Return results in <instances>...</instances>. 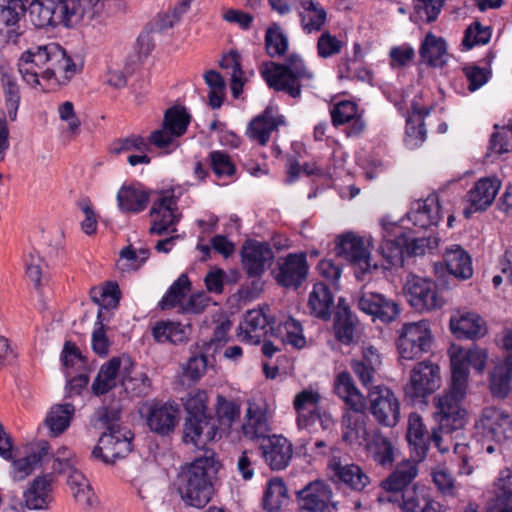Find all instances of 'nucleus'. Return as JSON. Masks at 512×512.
Instances as JSON below:
<instances>
[{
  "mask_svg": "<svg viewBox=\"0 0 512 512\" xmlns=\"http://www.w3.org/2000/svg\"><path fill=\"white\" fill-rule=\"evenodd\" d=\"M488 355L483 349L473 347L463 349L453 347L450 353L451 383L448 391L438 397L440 426L444 430L463 428L467 422V411L462 403L467 393L468 366L478 372L485 368Z\"/></svg>",
  "mask_w": 512,
  "mask_h": 512,
  "instance_id": "f257e3e1",
  "label": "nucleus"
},
{
  "mask_svg": "<svg viewBox=\"0 0 512 512\" xmlns=\"http://www.w3.org/2000/svg\"><path fill=\"white\" fill-rule=\"evenodd\" d=\"M219 467L214 451L204 449L203 455L196 457L179 474L178 489L182 499L190 506L204 507L211 500Z\"/></svg>",
  "mask_w": 512,
  "mask_h": 512,
  "instance_id": "f03ea898",
  "label": "nucleus"
},
{
  "mask_svg": "<svg viewBox=\"0 0 512 512\" xmlns=\"http://www.w3.org/2000/svg\"><path fill=\"white\" fill-rule=\"evenodd\" d=\"M260 73L269 88L284 92L292 98L301 96L302 81L313 78V73L307 69L304 60L295 53L290 54L283 63L263 62Z\"/></svg>",
  "mask_w": 512,
  "mask_h": 512,
  "instance_id": "7ed1b4c3",
  "label": "nucleus"
},
{
  "mask_svg": "<svg viewBox=\"0 0 512 512\" xmlns=\"http://www.w3.org/2000/svg\"><path fill=\"white\" fill-rule=\"evenodd\" d=\"M207 395L197 391L190 395L185 403L187 416L183 425L182 440L185 444H193L198 448L215 440L218 434L216 419L207 414Z\"/></svg>",
  "mask_w": 512,
  "mask_h": 512,
  "instance_id": "20e7f679",
  "label": "nucleus"
},
{
  "mask_svg": "<svg viewBox=\"0 0 512 512\" xmlns=\"http://www.w3.org/2000/svg\"><path fill=\"white\" fill-rule=\"evenodd\" d=\"M435 406L436 410L434 412V416L438 425L433 427L431 431L427 429L422 417L418 413H410L408 418L406 439L410 448L413 450L419 460H423L426 457L432 442L440 451H444L441 448L442 434H451L452 432L461 429L455 428L449 431L441 429L440 415L438 414V398L436 399Z\"/></svg>",
  "mask_w": 512,
  "mask_h": 512,
  "instance_id": "39448f33",
  "label": "nucleus"
},
{
  "mask_svg": "<svg viewBox=\"0 0 512 512\" xmlns=\"http://www.w3.org/2000/svg\"><path fill=\"white\" fill-rule=\"evenodd\" d=\"M335 251L338 256L343 257L355 267V276L361 281L365 280L367 274L378 269L377 263L372 262L364 239L353 233L338 236Z\"/></svg>",
  "mask_w": 512,
  "mask_h": 512,
  "instance_id": "423d86ee",
  "label": "nucleus"
},
{
  "mask_svg": "<svg viewBox=\"0 0 512 512\" xmlns=\"http://www.w3.org/2000/svg\"><path fill=\"white\" fill-rule=\"evenodd\" d=\"M431 343L432 335L427 321L405 323L397 340L400 360L420 358L430 350Z\"/></svg>",
  "mask_w": 512,
  "mask_h": 512,
  "instance_id": "0eeeda50",
  "label": "nucleus"
},
{
  "mask_svg": "<svg viewBox=\"0 0 512 512\" xmlns=\"http://www.w3.org/2000/svg\"><path fill=\"white\" fill-rule=\"evenodd\" d=\"M474 428L476 434L483 439L500 443L512 438V417L500 408L485 407Z\"/></svg>",
  "mask_w": 512,
  "mask_h": 512,
  "instance_id": "6e6552de",
  "label": "nucleus"
},
{
  "mask_svg": "<svg viewBox=\"0 0 512 512\" xmlns=\"http://www.w3.org/2000/svg\"><path fill=\"white\" fill-rule=\"evenodd\" d=\"M320 395L311 390H303L298 393L293 401L297 412V423L300 428L310 429L319 424L323 430H328L333 425L330 414L319 407Z\"/></svg>",
  "mask_w": 512,
  "mask_h": 512,
  "instance_id": "1a4fd4ad",
  "label": "nucleus"
},
{
  "mask_svg": "<svg viewBox=\"0 0 512 512\" xmlns=\"http://www.w3.org/2000/svg\"><path fill=\"white\" fill-rule=\"evenodd\" d=\"M404 292L411 307L420 313L441 308L444 304L438 295L437 284L429 278L412 275L404 286Z\"/></svg>",
  "mask_w": 512,
  "mask_h": 512,
  "instance_id": "9d476101",
  "label": "nucleus"
},
{
  "mask_svg": "<svg viewBox=\"0 0 512 512\" xmlns=\"http://www.w3.org/2000/svg\"><path fill=\"white\" fill-rule=\"evenodd\" d=\"M367 400L370 412L379 424L394 427L398 423L400 405L390 388L384 385L370 387Z\"/></svg>",
  "mask_w": 512,
  "mask_h": 512,
  "instance_id": "9b49d317",
  "label": "nucleus"
},
{
  "mask_svg": "<svg viewBox=\"0 0 512 512\" xmlns=\"http://www.w3.org/2000/svg\"><path fill=\"white\" fill-rule=\"evenodd\" d=\"M190 118L184 107L168 108L164 113L162 127L150 133L149 142L159 149L168 148L175 138L186 132Z\"/></svg>",
  "mask_w": 512,
  "mask_h": 512,
  "instance_id": "f8f14e48",
  "label": "nucleus"
},
{
  "mask_svg": "<svg viewBox=\"0 0 512 512\" xmlns=\"http://www.w3.org/2000/svg\"><path fill=\"white\" fill-rule=\"evenodd\" d=\"M274 259V252L270 245L255 240L246 241L241 249L242 268L248 277L255 278L253 285L256 289L261 285L260 278Z\"/></svg>",
  "mask_w": 512,
  "mask_h": 512,
  "instance_id": "ddd939ff",
  "label": "nucleus"
},
{
  "mask_svg": "<svg viewBox=\"0 0 512 512\" xmlns=\"http://www.w3.org/2000/svg\"><path fill=\"white\" fill-rule=\"evenodd\" d=\"M133 437L130 430L102 433L91 456L94 459H100L105 464L115 463L116 460L125 458L132 451Z\"/></svg>",
  "mask_w": 512,
  "mask_h": 512,
  "instance_id": "4468645a",
  "label": "nucleus"
},
{
  "mask_svg": "<svg viewBox=\"0 0 512 512\" xmlns=\"http://www.w3.org/2000/svg\"><path fill=\"white\" fill-rule=\"evenodd\" d=\"M66 0H33L29 5V17L36 28L56 27L60 24L68 27Z\"/></svg>",
  "mask_w": 512,
  "mask_h": 512,
  "instance_id": "2eb2a0df",
  "label": "nucleus"
},
{
  "mask_svg": "<svg viewBox=\"0 0 512 512\" xmlns=\"http://www.w3.org/2000/svg\"><path fill=\"white\" fill-rule=\"evenodd\" d=\"M360 311L372 317V320L391 323L400 314L399 304L385 295L372 291H361L357 298Z\"/></svg>",
  "mask_w": 512,
  "mask_h": 512,
  "instance_id": "dca6fc26",
  "label": "nucleus"
},
{
  "mask_svg": "<svg viewBox=\"0 0 512 512\" xmlns=\"http://www.w3.org/2000/svg\"><path fill=\"white\" fill-rule=\"evenodd\" d=\"M302 512H337V504L332 501L330 487L322 481H314L296 492Z\"/></svg>",
  "mask_w": 512,
  "mask_h": 512,
  "instance_id": "f3484780",
  "label": "nucleus"
},
{
  "mask_svg": "<svg viewBox=\"0 0 512 512\" xmlns=\"http://www.w3.org/2000/svg\"><path fill=\"white\" fill-rule=\"evenodd\" d=\"M47 56V67L41 72V78L44 80L50 81L54 79L57 84L64 85L80 72V67L73 62L66 51L57 43H49Z\"/></svg>",
  "mask_w": 512,
  "mask_h": 512,
  "instance_id": "a211bd4d",
  "label": "nucleus"
},
{
  "mask_svg": "<svg viewBox=\"0 0 512 512\" xmlns=\"http://www.w3.org/2000/svg\"><path fill=\"white\" fill-rule=\"evenodd\" d=\"M440 387L439 367L420 362L411 371L410 383L406 386V395L413 400L424 399Z\"/></svg>",
  "mask_w": 512,
  "mask_h": 512,
  "instance_id": "6ab92c4d",
  "label": "nucleus"
},
{
  "mask_svg": "<svg viewBox=\"0 0 512 512\" xmlns=\"http://www.w3.org/2000/svg\"><path fill=\"white\" fill-rule=\"evenodd\" d=\"M177 211V198L171 195H161L153 202L150 210L151 227L149 233L151 235H164L169 228L175 226L179 221Z\"/></svg>",
  "mask_w": 512,
  "mask_h": 512,
  "instance_id": "aec40b11",
  "label": "nucleus"
},
{
  "mask_svg": "<svg viewBox=\"0 0 512 512\" xmlns=\"http://www.w3.org/2000/svg\"><path fill=\"white\" fill-rule=\"evenodd\" d=\"M308 269L305 253H289L283 262L279 263L275 279L282 287L298 289L306 280Z\"/></svg>",
  "mask_w": 512,
  "mask_h": 512,
  "instance_id": "412c9836",
  "label": "nucleus"
},
{
  "mask_svg": "<svg viewBox=\"0 0 512 512\" xmlns=\"http://www.w3.org/2000/svg\"><path fill=\"white\" fill-rule=\"evenodd\" d=\"M333 330L336 340L344 345L356 343L359 338V320L344 298L338 300Z\"/></svg>",
  "mask_w": 512,
  "mask_h": 512,
  "instance_id": "4be33fe9",
  "label": "nucleus"
},
{
  "mask_svg": "<svg viewBox=\"0 0 512 512\" xmlns=\"http://www.w3.org/2000/svg\"><path fill=\"white\" fill-rule=\"evenodd\" d=\"M259 449L265 463L272 470L277 471L285 469L289 465L293 455L291 442L281 435L267 437V439H264Z\"/></svg>",
  "mask_w": 512,
  "mask_h": 512,
  "instance_id": "5701e85b",
  "label": "nucleus"
},
{
  "mask_svg": "<svg viewBox=\"0 0 512 512\" xmlns=\"http://www.w3.org/2000/svg\"><path fill=\"white\" fill-rule=\"evenodd\" d=\"M385 231L383 243L380 245V252L389 266L402 267L406 256L407 240L405 232L396 233L400 230L396 224L382 223Z\"/></svg>",
  "mask_w": 512,
  "mask_h": 512,
  "instance_id": "b1692460",
  "label": "nucleus"
},
{
  "mask_svg": "<svg viewBox=\"0 0 512 512\" xmlns=\"http://www.w3.org/2000/svg\"><path fill=\"white\" fill-rule=\"evenodd\" d=\"M328 466L333 472V479L353 491L362 492L370 484V477L357 464H344L339 458H332Z\"/></svg>",
  "mask_w": 512,
  "mask_h": 512,
  "instance_id": "393cba45",
  "label": "nucleus"
},
{
  "mask_svg": "<svg viewBox=\"0 0 512 512\" xmlns=\"http://www.w3.org/2000/svg\"><path fill=\"white\" fill-rule=\"evenodd\" d=\"M275 321L269 319L261 309L247 311L244 323L240 325L243 330V339L254 344H259L261 339L268 334L274 335Z\"/></svg>",
  "mask_w": 512,
  "mask_h": 512,
  "instance_id": "a878e982",
  "label": "nucleus"
},
{
  "mask_svg": "<svg viewBox=\"0 0 512 512\" xmlns=\"http://www.w3.org/2000/svg\"><path fill=\"white\" fill-rule=\"evenodd\" d=\"M443 261L449 276L465 281L473 276L472 259L467 251L460 245L447 247L443 254Z\"/></svg>",
  "mask_w": 512,
  "mask_h": 512,
  "instance_id": "bb28decb",
  "label": "nucleus"
},
{
  "mask_svg": "<svg viewBox=\"0 0 512 512\" xmlns=\"http://www.w3.org/2000/svg\"><path fill=\"white\" fill-rule=\"evenodd\" d=\"M53 482V473L36 477L23 494L27 508L33 510L46 509L52 499Z\"/></svg>",
  "mask_w": 512,
  "mask_h": 512,
  "instance_id": "cd10ccee",
  "label": "nucleus"
},
{
  "mask_svg": "<svg viewBox=\"0 0 512 512\" xmlns=\"http://www.w3.org/2000/svg\"><path fill=\"white\" fill-rule=\"evenodd\" d=\"M284 123L282 116L276 115L272 107H267L262 114L255 117L248 126V136L264 146L270 139L271 133Z\"/></svg>",
  "mask_w": 512,
  "mask_h": 512,
  "instance_id": "c85d7f7f",
  "label": "nucleus"
},
{
  "mask_svg": "<svg viewBox=\"0 0 512 512\" xmlns=\"http://www.w3.org/2000/svg\"><path fill=\"white\" fill-rule=\"evenodd\" d=\"M334 392L350 410L362 412L366 408V398L356 387L352 376L347 371L340 372L334 381Z\"/></svg>",
  "mask_w": 512,
  "mask_h": 512,
  "instance_id": "c756f323",
  "label": "nucleus"
},
{
  "mask_svg": "<svg viewBox=\"0 0 512 512\" xmlns=\"http://www.w3.org/2000/svg\"><path fill=\"white\" fill-rule=\"evenodd\" d=\"M418 469L414 461H404L398 464L393 473L381 482V487L387 492H394L390 501H398V493L406 488L417 476Z\"/></svg>",
  "mask_w": 512,
  "mask_h": 512,
  "instance_id": "7c9ffc66",
  "label": "nucleus"
},
{
  "mask_svg": "<svg viewBox=\"0 0 512 512\" xmlns=\"http://www.w3.org/2000/svg\"><path fill=\"white\" fill-rule=\"evenodd\" d=\"M333 307L334 294L330 287L323 282L315 283L308 298L310 314L323 321H328L331 318Z\"/></svg>",
  "mask_w": 512,
  "mask_h": 512,
  "instance_id": "2f4dec72",
  "label": "nucleus"
},
{
  "mask_svg": "<svg viewBox=\"0 0 512 512\" xmlns=\"http://www.w3.org/2000/svg\"><path fill=\"white\" fill-rule=\"evenodd\" d=\"M367 415L362 412L347 411L342 420V440L350 445L367 442L369 432L366 427Z\"/></svg>",
  "mask_w": 512,
  "mask_h": 512,
  "instance_id": "473e14b6",
  "label": "nucleus"
},
{
  "mask_svg": "<svg viewBox=\"0 0 512 512\" xmlns=\"http://www.w3.org/2000/svg\"><path fill=\"white\" fill-rule=\"evenodd\" d=\"M500 187L497 178H482L468 192V201L475 210L484 211L493 203Z\"/></svg>",
  "mask_w": 512,
  "mask_h": 512,
  "instance_id": "72a5a7b5",
  "label": "nucleus"
},
{
  "mask_svg": "<svg viewBox=\"0 0 512 512\" xmlns=\"http://www.w3.org/2000/svg\"><path fill=\"white\" fill-rule=\"evenodd\" d=\"M408 219L420 228L436 226L441 220L440 205L436 196H429L424 201H417L416 208L407 214Z\"/></svg>",
  "mask_w": 512,
  "mask_h": 512,
  "instance_id": "f704fd0d",
  "label": "nucleus"
},
{
  "mask_svg": "<svg viewBox=\"0 0 512 512\" xmlns=\"http://www.w3.org/2000/svg\"><path fill=\"white\" fill-rule=\"evenodd\" d=\"M450 328L457 338L475 339L485 335L486 327L482 318L476 313H464L451 317Z\"/></svg>",
  "mask_w": 512,
  "mask_h": 512,
  "instance_id": "c9c22d12",
  "label": "nucleus"
},
{
  "mask_svg": "<svg viewBox=\"0 0 512 512\" xmlns=\"http://www.w3.org/2000/svg\"><path fill=\"white\" fill-rule=\"evenodd\" d=\"M121 385L127 393L133 396H147L152 389L151 379L144 372H133V363L129 357H125L122 368Z\"/></svg>",
  "mask_w": 512,
  "mask_h": 512,
  "instance_id": "e433bc0d",
  "label": "nucleus"
},
{
  "mask_svg": "<svg viewBox=\"0 0 512 512\" xmlns=\"http://www.w3.org/2000/svg\"><path fill=\"white\" fill-rule=\"evenodd\" d=\"M380 365V355L373 347L366 348L361 359L352 360L350 363L351 370L366 388L373 387L376 371Z\"/></svg>",
  "mask_w": 512,
  "mask_h": 512,
  "instance_id": "4c0bfd02",
  "label": "nucleus"
},
{
  "mask_svg": "<svg viewBox=\"0 0 512 512\" xmlns=\"http://www.w3.org/2000/svg\"><path fill=\"white\" fill-rule=\"evenodd\" d=\"M124 359L125 357H113L101 366L92 384L95 395H104L116 387L117 376L119 372L122 373Z\"/></svg>",
  "mask_w": 512,
  "mask_h": 512,
  "instance_id": "58836bf2",
  "label": "nucleus"
},
{
  "mask_svg": "<svg viewBox=\"0 0 512 512\" xmlns=\"http://www.w3.org/2000/svg\"><path fill=\"white\" fill-rule=\"evenodd\" d=\"M69 5L67 12L68 27L80 21L90 22L99 17L104 10L102 0H66Z\"/></svg>",
  "mask_w": 512,
  "mask_h": 512,
  "instance_id": "ea45409f",
  "label": "nucleus"
},
{
  "mask_svg": "<svg viewBox=\"0 0 512 512\" xmlns=\"http://www.w3.org/2000/svg\"><path fill=\"white\" fill-rule=\"evenodd\" d=\"M177 413L178 409L172 405H154L147 419L148 426L158 434L167 435L176 426Z\"/></svg>",
  "mask_w": 512,
  "mask_h": 512,
  "instance_id": "a19ab883",
  "label": "nucleus"
},
{
  "mask_svg": "<svg viewBox=\"0 0 512 512\" xmlns=\"http://www.w3.org/2000/svg\"><path fill=\"white\" fill-rule=\"evenodd\" d=\"M495 487V497L488 512H512V470H501Z\"/></svg>",
  "mask_w": 512,
  "mask_h": 512,
  "instance_id": "79ce46f5",
  "label": "nucleus"
},
{
  "mask_svg": "<svg viewBox=\"0 0 512 512\" xmlns=\"http://www.w3.org/2000/svg\"><path fill=\"white\" fill-rule=\"evenodd\" d=\"M49 52V44L38 46L36 48H31L25 51L19 61H18V70L23 77V80L29 85L40 84L38 80V74L31 73V61L37 62L42 67H47L48 54Z\"/></svg>",
  "mask_w": 512,
  "mask_h": 512,
  "instance_id": "37998d69",
  "label": "nucleus"
},
{
  "mask_svg": "<svg viewBox=\"0 0 512 512\" xmlns=\"http://www.w3.org/2000/svg\"><path fill=\"white\" fill-rule=\"evenodd\" d=\"M421 58L432 67H443L446 64L447 44L442 37L428 32L419 50Z\"/></svg>",
  "mask_w": 512,
  "mask_h": 512,
  "instance_id": "c03bdc74",
  "label": "nucleus"
},
{
  "mask_svg": "<svg viewBox=\"0 0 512 512\" xmlns=\"http://www.w3.org/2000/svg\"><path fill=\"white\" fill-rule=\"evenodd\" d=\"M149 192L135 186H123L117 193V202L121 211L140 213L149 203Z\"/></svg>",
  "mask_w": 512,
  "mask_h": 512,
  "instance_id": "a18cd8bd",
  "label": "nucleus"
},
{
  "mask_svg": "<svg viewBox=\"0 0 512 512\" xmlns=\"http://www.w3.org/2000/svg\"><path fill=\"white\" fill-rule=\"evenodd\" d=\"M67 483L75 501L79 505L85 508H89L97 504V496L95 495L88 479L84 476L83 473L77 469H73V471L68 476Z\"/></svg>",
  "mask_w": 512,
  "mask_h": 512,
  "instance_id": "49530a36",
  "label": "nucleus"
},
{
  "mask_svg": "<svg viewBox=\"0 0 512 512\" xmlns=\"http://www.w3.org/2000/svg\"><path fill=\"white\" fill-rule=\"evenodd\" d=\"M190 325H183L175 321H159L152 328V335L159 343L170 342L179 344L187 341Z\"/></svg>",
  "mask_w": 512,
  "mask_h": 512,
  "instance_id": "de8ad7c7",
  "label": "nucleus"
},
{
  "mask_svg": "<svg viewBox=\"0 0 512 512\" xmlns=\"http://www.w3.org/2000/svg\"><path fill=\"white\" fill-rule=\"evenodd\" d=\"M289 504L288 489L281 478L271 479L266 487L263 508L267 512H280Z\"/></svg>",
  "mask_w": 512,
  "mask_h": 512,
  "instance_id": "09e8293b",
  "label": "nucleus"
},
{
  "mask_svg": "<svg viewBox=\"0 0 512 512\" xmlns=\"http://www.w3.org/2000/svg\"><path fill=\"white\" fill-rule=\"evenodd\" d=\"M74 413L75 407L70 403L53 405L45 418V424L51 434L58 436L66 431Z\"/></svg>",
  "mask_w": 512,
  "mask_h": 512,
  "instance_id": "8fccbe9b",
  "label": "nucleus"
},
{
  "mask_svg": "<svg viewBox=\"0 0 512 512\" xmlns=\"http://www.w3.org/2000/svg\"><path fill=\"white\" fill-rule=\"evenodd\" d=\"M512 363L505 361L496 365L489 378V387L492 395L499 399H504L511 391Z\"/></svg>",
  "mask_w": 512,
  "mask_h": 512,
  "instance_id": "3c124183",
  "label": "nucleus"
},
{
  "mask_svg": "<svg viewBox=\"0 0 512 512\" xmlns=\"http://www.w3.org/2000/svg\"><path fill=\"white\" fill-rule=\"evenodd\" d=\"M300 4L304 10L300 14L303 29L308 33L320 31L327 19L324 7L314 0H300Z\"/></svg>",
  "mask_w": 512,
  "mask_h": 512,
  "instance_id": "603ef678",
  "label": "nucleus"
},
{
  "mask_svg": "<svg viewBox=\"0 0 512 512\" xmlns=\"http://www.w3.org/2000/svg\"><path fill=\"white\" fill-rule=\"evenodd\" d=\"M242 431L249 440L267 439L269 437V425L265 413L259 409L254 410L249 407Z\"/></svg>",
  "mask_w": 512,
  "mask_h": 512,
  "instance_id": "864d4df0",
  "label": "nucleus"
},
{
  "mask_svg": "<svg viewBox=\"0 0 512 512\" xmlns=\"http://www.w3.org/2000/svg\"><path fill=\"white\" fill-rule=\"evenodd\" d=\"M91 300L105 310L114 309L118 306L121 296L119 285L115 281H107L103 286L90 289Z\"/></svg>",
  "mask_w": 512,
  "mask_h": 512,
  "instance_id": "5fc2aeb1",
  "label": "nucleus"
},
{
  "mask_svg": "<svg viewBox=\"0 0 512 512\" xmlns=\"http://www.w3.org/2000/svg\"><path fill=\"white\" fill-rule=\"evenodd\" d=\"M49 451V443L47 441H40L37 445V451H33L31 454L21 459L14 460L15 479L23 480L28 476L34 470L35 466L49 455Z\"/></svg>",
  "mask_w": 512,
  "mask_h": 512,
  "instance_id": "6e6d98bb",
  "label": "nucleus"
},
{
  "mask_svg": "<svg viewBox=\"0 0 512 512\" xmlns=\"http://www.w3.org/2000/svg\"><path fill=\"white\" fill-rule=\"evenodd\" d=\"M368 450L373 460L383 466H391L394 462V447L391 441L380 433H375L371 442L368 444Z\"/></svg>",
  "mask_w": 512,
  "mask_h": 512,
  "instance_id": "4d7b16f0",
  "label": "nucleus"
},
{
  "mask_svg": "<svg viewBox=\"0 0 512 512\" xmlns=\"http://www.w3.org/2000/svg\"><path fill=\"white\" fill-rule=\"evenodd\" d=\"M211 353V344H202L195 347L186 367V375L191 380L196 381L203 376L209 362L208 356Z\"/></svg>",
  "mask_w": 512,
  "mask_h": 512,
  "instance_id": "13d9d810",
  "label": "nucleus"
},
{
  "mask_svg": "<svg viewBox=\"0 0 512 512\" xmlns=\"http://www.w3.org/2000/svg\"><path fill=\"white\" fill-rule=\"evenodd\" d=\"M190 288L191 282L188 276L186 274H181L159 302L160 308L162 310L174 308L186 297Z\"/></svg>",
  "mask_w": 512,
  "mask_h": 512,
  "instance_id": "bf43d9fd",
  "label": "nucleus"
},
{
  "mask_svg": "<svg viewBox=\"0 0 512 512\" xmlns=\"http://www.w3.org/2000/svg\"><path fill=\"white\" fill-rule=\"evenodd\" d=\"M399 497L401 498L400 508L403 512H420L426 507V504L438 503L423 492H419L415 485L400 491Z\"/></svg>",
  "mask_w": 512,
  "mask_h": 512,
  "instance_id": "052dcab7",
  "label": "nucleus"
},
{
  "mask_svg": "<svg viewBox=\"0 0 512 512\" xmlns=\"http://www.w3.org/2000/svg\"><path fill=\"white\" fill-rule=\"evenodd\" d=\"M265 49L267 54L274 57L283 56L288 50V38L281 27L274 23L265 33Z\"/></svg>",
  "mask_w": 512,
  "mask_h": 512,
  "instance_id": "680f3d73",
  "label": "nucleus"
},
{
  "mask_svg": "<svg viewBox=\"0 0 512 512\" xmlns=\"http://www.w3.org/2000/svg\"><path fill=\"white\" fill-rule=\"evenodd\" d=\"M1 81L8 116L11 121H15L20 103L19 86L17 85L15 79L6 72L2 73Z\"/></svg>",
  "mask_w": 512,
  "mask_h": 512,
  "instance_id": "e2e57ef3",
  "label": "nucleus"
},
{
  "mask_svg": "<svg viewBox=\"0 0 512 512\" xmlns=\"http://www.w3.org/2000/svg\"><path fill=\"white\" fill-rule=\"evenodd\" d=\"M149 139L146 140L140 135H131L129 137L120 138L112 142L110 152L115 155H120L126 152H146L149 150Z\"/></svg>",
  "mask_w": 512,
  "mask_h": 512,
  "instance_id": "0e129e2a",
  "label": "nucleus"
},
{
  "mask_svg": "<svg viewBox=\"0 0 512 512\" xmlns=\"http://www.w3.org/2000/svg\"><path fill=\"white\" fill-rule=\"evenodd\" d=\"M490 38L491 28L484 27L479 21H475L465 30L462 46L465 50H470L476 45L487 44Z\"/></svg>",
  "mask_w": 512,
  "mask_h": 512,
  "instance_id": "69168bd1",
  "label": "nucleus"
},
{
  "mask_svg": "<svg viewBox=\"0 0 512 512\" xmlns=\"http://www.w3.org/2000/svg\"><path fill=\"white\" fill-rule=\"evenodd\" d=\"M412 109L413 115L409 116L407 119L406 133L409 137L422 143L425 141L427 133L424 117L429 114V111L424 108L416 107L415 104H413Z\"/></svg>",
  "mask_w": 512,
  "mask_h": 512,
  "instance_id": "338daca9",
  "label": "nucleus"
},
{
  "mask_svg": "<svg viewBox=\"0 0 512 512\" xmlns=\"http://www.w3.org/2000/svg\"><path fill=\"white\" fill-rule=\"evenodd\" d=\"M27 0H3L0 9V20L6 26H13L19 22L26 11Z\"/></svg>",
  "mask_w": 512,
  "mask_h": 512,
  "instance_id": "774afa93",
  "label": "nucleus"
}]
</instances>
